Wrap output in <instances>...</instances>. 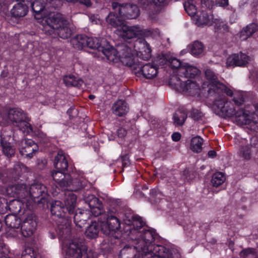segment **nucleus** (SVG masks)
Returning a JSON list of instances; mask_svg holds the SVG:
<instances>
[{
  "label": "nucleus",
  "mask_w": 258,
  "mask_h": 258,
  "mask_svg": "<svg viewBox=\"0 0 258 258\" xmlns=\"http://www.w3.org/2000/svg\"><path fill=\"white\" fill-rule=\"evenodd\" d=\"M41 23L42 31L47 35L56 34L60 38L66 39L72 34L70 22L60 13L50 12L42 18Z\"/></svg>",
  "instance_id": "f257e3e1"
},
{
  "label": "nucleus",
  "mask_w": 258,
  "mask_h": 258,
  "mask_svg": "<svg viewBox=\"0 0 258 258\" xmlns=\"http://www.w3.org/2000/svg\"><path fill=\"white\" fill-rule=\"evenodd\" d=\"M1 121L6 124H12L17 126L24 133L32 132L31 124L28 122L27 113L19 108H11L0 115Z\"/></svg>",
  "instance_id": "f03ea898"
},
{
  "label": "nucleus",
  "mask_w": 258,
  "mask_h": 258,
  "mask_svg": "<svg viewBox=\"0 0 258 258\" xmlns=\"http://www.w3.org/2000/svg\"><path fill=\"white\" fill-rule=\"evenodd\" d=\"M64 210L66 207L59 201L53 202L51 205V214L56 216L57 219L55 220L57 224L56 231L58 234L62 238H66L71 233L70 219L65 217Z\"/></svg>",
  "instance_id": "7ed1b4c3"
},
{
  "label": "nucleus",
  "mask_w": 258,
  "mask_h": 258,
  "mask_svg": "<svg viewBox=\"0 0 258 258\" xmlns=\"http://www.w3.org/2000/svg\"><path fill=\"white\" fill-rule=\"evenodd\" d=\"M90 210L94 216H100L99 218V222L101 223V231L104 234L109 235L111 232L119 229L120 223L118 219L113 215L103 213L102 205V207L93 208Z\"/></svg>",
  "instance_id": "20e7f679"
},
{
  "label": "nucleus",
  "mask_w": 258,
  "mask_h": 258,
  "mask_svg": "<svg viewBox=\"0 0 258 258\" xmlns=\"http://www.w3.org/2000/svg\"><path fill=\"white\" fill-rule=\"evenodd\" d=\"M118 35L124 40L133 39L138 37H148L153 33L150 29H144L139 25H126L125 23L120 29L117 30Z\"/></svg>",
  "instance_id": "39448f33"
},
{
  "label": "nucleus",
  "mask_w": 258,
  "mask_h": 258,
  "mask_svg": "<svg viewBox=\"0 0 258 258\" xmlns=\"http://www.w3.org/2000/svg\"><path fill=\"white\" fill-rule=\"evenodd\" d=\"M135 247L139 253H141L142 258H145L148 255H150L151 257L172 258L169 250L162 245L152 244L143 247L139 245Z\"/></svg>",
  "instance_id": "423d86ee"
},
{
  "label": "nucleus",
  "mask_w": 258,
  "mask_h": 258,
  "mask_svg": "<svg viewBox=\"0 0 258 258\" xmlns=\"http://www.w3.org/2000/svg\"><path fill=\"white\" fill-rule=\"evenodd\" d=\"M204 75L207 82L203 83V90L206 89L208 98L213 96L217 87L219 91L224 88V84L218 80L217 75L212 69L206 68L204 71Z\"/></svg>",
  "instance_id": "0eeeda50"
},
{
  "label": "nucleus",
  "mask_w": 258,
  "mask_h": 258,
  "mask_svg": "<svg viewBox=\"0 0 258 258\" xmlns=\"http://www.w3.org/2000/svg\"><path fill=\"white\" fill-rule=\"evenodd\" d=\"M112 8L113 10L117 11L118 15L124 19H135L140 14L139 7L133 4H119L117 2L112 3Z\"/></svg>",
  "instance_id": "6e6552de"
},
{
  "label": "nucleus",
  "mask_w": 258,
  "mask_h": 258,
  "mask_svg": "<svg viewBox=\"0 0 258 258\" xmlns=\"http://www.w3.org/2000/svg\"><path fill=\"white\" fill-rule=\"evenodd\" d=\"M86 251L87 247L83 239L75 238L67 246L66 258H82Z\"/></svg>",
  "instance_id": "1a4fd4ad"
},
{
  "label": "nucleus",
  "mask_w": 258,
  "mask_h": 258,
  "mask_svg": "<svg viewBox=\"0 0 258 258\" xmlns=\"http://www.w3.org/2000/svg\"><path fill=\"white\" fill-rule=\"evenodd\" d=\"M48 197L46 187L41 183H34L29 187V199L36 203H44Z\"/></svg>",
  "instance_id": "9d476101"
},
{
  "label": "nucleus",
  "mask_w": 258,
  "mask_h": 258,
  "mask_svg": "<svg viewBox=\"0 0 258 258\" xmlns=\"http://www.w3.org/2000/svg\"><path fill=\"white\" fill-rule=\"evenodd\" d=\"M212 101L214 109L218 112H220L222 115L230 117L233 116L235 114L236 108L233 104L227 99L213 100Z\"/></svg>",
  "instance_id": "9b49d317"
},
{
  "label": "nucleus",
  "mask_w": 258,
  "mask_h": 258,
  "mask_svg": "<svg viewBox=\"0 0 258 258\" xmlns=\"http://www.w3.org/2000/svg\"><path fill=\"white\" fill-rule=\"evenodd\" d=\"M235 121L239 125L258 123V114L256 113V108L254 111L250 113L248 110L239 109L234 114Z\"/></svg>",
  "instance_id": "f8f14e48"
},
{
  "label": "nucleus",
  "mask_w": 258,
  "mask_h": 258,
  "mask_svg": "<svg viewBox=\"0 0 258 258\" xmlns=\"http://www.w3.org/2000/svg\"><path fill=\"white\" fill-rule=\"evenodd\" d=\"M103 48L101 51L109 62L117 63L120 61L119 53L118 50V46L116 48H114L111 46L109 42L105 39H102Z\"/></svg>",
  "instance_id": "ddd939ff"
},
{
  "label": "nucleus",
  "mask_w": 258,
  "mask_h": 258,
  "mask_svg": "<svg viewBox=\"0 0 258 258\" xmlns=\"http://www.w3.org/2000/svg\"><path fill=\"white\" fill-rule=\"evenodd\" d=\"M37 223L34 214L30 213L25 218L21 226V233L25 237L32 236L36 230Z\"/></svg>",
  "instance_id": "4468645a"
},
{
  "label": "nucleus",
  "mask_w": 258,
  "mask_h": 258,
  "mask_svg": "<svg viewBox=\"0 0 258 258\" xmlns=\"http://www.w3.org/2000/svg\"><path fill=\"white\" fill-rule=\"evenodd\" d=\"M120 61L123 64L131 67L135 62L132 49L124 44L118 46Z\"/></svg>",
  "instance_id": "2eb2a0df"
},
{
  "label": "nucleus",
  "mask_w": 258,
  "mask_h": 258,
  "mask_svg": "<svg viewBox=\"0 0 258 258\" xmlns=\"http://www.w3.org/2000/svg\"><path fill=\"white\" fill-rule=\"evenodd\" d=\"M250 60L249 57L243 53L234 54L229 56L226 60L227 67H245Z\"/></svg>",
  "instance_id": "dca6fc26"
},
{
  "label": "nucleus",
  "mask_w": 258,
  "mask_h": 258,
  "mask_svg": "<svg viewBox=\"0 0 258 258\" xmlns=\"http://www.w3.org/2000/svg\"><path fill=\"white\" fill-rule=\"evenodd\" d=\"M38 150L37 145L31 139L23 140L20 143V152L26 157L31 158Z\"/></svg>",
  "instance_id": "f3484780"
},
{
  "label": "nucleus",
  "mask_w": 258,
  "mask_h": 258,
  "mask_svg": "<svg viewBox=\"0 0 258 258\" xmlns=\"http://www.w3.org/2000/svg\"><path fill=\"white\" fill-rule=\"evenodd\" d=\"M124 221L126 225L130 226V228L127 230H130L131 238L132 239H134L132 235L139 234L140 232L138 231V229L143 227L145 224L142 218L138 216L126 217Z\"/></svg>",
  "instance_id": "a211bd4d"
},
{
  "label": "nucleus",
  "mask_w": 258,
  "mask_h": 258,
  "mask_svg": "<svg viewBox=\"0 0 258 258\" xmlns=\"http://www.w3.org/2000/svg\"><path fill=\"white\" fill-rule=\"evenodd\" d=\"M135 48L140 57L142 59L148 60L151 58V49L149 44L145 40H138L136 42Z\"/></svg>",
  "instance_id": "6ab92c4d"
},
{
  "label": "nucleus",
  "mask_w": 258,
  "mask_h": 258,
  "mask_svg": "<svg viewBox=\"0 0 258 258\" xmlns=\"http://www.w3.org/2000/svg\"><path fill=\"white\" fill-rule=\"evenodd\" d=\"M7 192L12 197L29 199V191L27 189L26 185L23 183L9 186L7 189Z\"/></svg>",
  "instance_id": "aec40b11"
},
{
  "label": "nucleus",
  "mask_w": 258,
  "mask_h": 258,
  "mask_svg": "<svg viewBox=\"0 0 258 258\" xmlns=\"http://www.w3.org/2000/svg\"><path fill=\"white\" fill-rule=\"evenodd\" d=\"M51 175L57 186L65 189L71 185L72 178L70 174H64L62 171H54L52 172Z\"/></svg>",
  "instance_id": "412c9836"
},
{
  "label": "nucleus",
  "mask_w": 258,
  "mask_h": 258,
  "mask_svg": "<svg viewBox=\"0 0 258 258\" xmlns=\"http://www.w3.org/2000/svg\"><path fill=\"white\" fill-rule=\"evenodd\" d=\"M137 235L140 237V239L135 238L137 242L134 248L137 250L138 249L135 247L136 246L140 245V246L147 247L149 245H152L151 243L155 239V232L150 230H145L143 233L140 232V233Z\"/></svg>",
  "instance_id": "4be33fe9"
},
{
  "label": "nucleus",
  "mask_w": 258,
  "mask_h": 258,
  "mask_svg": "<svg viewBox=\"0 0 258 258\" xmlns=\"http://www.w3.org/2000/svg\"><path fill=\"white\" fill-rule=\"evenodd\" d=\"M13 138L11 135L3 134L1 136V146L3 153L8 157L13 156L15 153V149L12 145Z\"/></svg>",
  "instance_id": "5701e85b"
},
{
  "label": "nucleus",
  "mask_w": 258,
  "mask_h": 258,
  "mask_svg": "<svg viewBox=\"0 0 258 258\" xmlns=\"http://www.w3.org/2000/svg\"><path fill=\"white\" fill-rule=\"evenodd\" d=\"M182 91L190 96H196L200 95L201 93H204L207 92V90L206 89L203 90V85L202 86V89H201L196 82L190 80H187L184 84Z\"/></svg>",
  "instance_id": "b1692460"
},
{
  "label": "nucleus",
  "mask_w": 258,
  "mask_h": 258,
  "mask_svg": "<svg viewBox=\"0 0 258 258\" xmlns=\"http://www.w3.org/2000/svg\"><path fill=\"white\" fill-rule=\"evenodd\" d=\"M214 19L211 10H202L197 16L196 24L201 27L210 26L213 24Z\"/></svg>",
  "instance_id": "393cba45"
},
{
  "label": "nucleus",
  "mask_w": 258,
  "mask_h": 258,
  "mask_svg": "<svg viewBox=\"0 0 258 258\" xmlns=\"http://www.w3.org/2000/svg\"><path fill=\"white\" fill-rule=\"evenodd\" d=\"M63 195V205L66 207V210L70 214H73L76 207L77 197L70 190L65 191Z\"/></svg>",
  "instance_id": "a878e982"
},
{
  "label": "nucleus",
  "mask_w": 258,
  "mask_h": 258,
  "mask_svg": "<svg viewBox=\"0 0 258 258\" xmlns=\"http://www.w3.org/2000/svg\"><path fill=\"white\" fill-rule=\"evenodd\" d=\"M54 165L56 169L59 170V171H63L68 169V161L67 157L62 151H59L57 155L55 156Z\"/></svg>",
  "instance_id": "bb28decb"
},
{
  "label": "nucleus",
  "mask_w": 258,
  "mask_h": 258,
  "mask_svg": "<svg viewBox=\"0 0 258 258\" xmlns=\"http://www.w3.org/2000/svg\"><path fill=\"white\" fill-rule=\"evenodd\" d=\"M180 71L179 75L184 76V80L185 79V78H194L199 75L201 72L197 67L187 63L183 64V66L180 68Z\"/></svg>",
  "instance_id": "cd10ccee"
},
{
  "label": "nucleus",
  "mask_w": 258,
  "mask_h": 258,
  "mask_svg": "<svg viewBox=\"0 0 258 258\" xmlns=\"http://www.w3.org/2000/svg\"><path fill=\"white\" fill-rule=\"evenodd\" d=\"M112 109L113 113L115 115L122 116L128 112L129 107L124 101L118 100L113 103Z\"/></svg>",
  "instance_id": "c85d7f7f"
},
{
  "label": "nucleus",
  "mask_w": 258,
  "mask_h": 258,
  "mask_svg": "<svg viewBox=\"0 0 258 258\" xmlns=\"http://www.w3.org/2000/svg\"><path fill=\"white\" fill-rule=\"evenodd\" d=\"M117 12L114 10V12H110L106 18V21L107 24L113 27H120L121 28L125 21L123 18H122L120 15L116 14Z\"/></svg>",
  "instance_id": "c756f323"
},
{
  "label": "nucleus",
  "mask_w": 258,
  "mask_h": 258,
  "mask_svg": "<svg viewBox=\"0 0 258 258\" xmlns=\"http://www.w3.org/2000/svg\"><path fill=\"white\" fill-rule=\"evenodd\" d=\"M144 78L147 79H152L158 74V68L156 66L148 63L143 65L140 69Z\"/></svg>",
  "instance_id": "7c9ffc66"
},
{
  "label": "nucleus",
  "mask_w": 258,
  "mask_h": 258,
  "mask_svg": "<svg viewBox=\"0 0 258 258\" xmlns=\"http://www.w3.org/2000/svg\"><path fill=\"white\" fill-rule=\"evenodd\" d=\"M28 12V6L25 2H20L14 5L11 10V14L15 17L25 16Z\"/></svg>",
  "instance_id": "2f4dec72"
},
{
  "label": "nucleus",
  "mask_w": 258,
  "mask_h": 258,
  "mask_svg": "<svg viewBox=\"0 0 258 258\" xmlns=\"http://www.w3.org/2000/svg\"><path fill=\"white\" fill-rule=\"evenodd\" d=\"M85 47H87L92 49H96L99 51L101 50L103 48L102 39H98L96 37H89L85 35Z\"/></svg>",
  "instance_id": "473e14b6"
},
{
  "label": "nucleus",
  "mask_w": 258,
  "mask_h": 258,
  "mask_svg": "<svg viewBox=\"0 0 258 258\" xmlns=\"http://www.w3.org/2000/svg\"><path fill=\"white\" fill-rule=\"evenodd\" d=\"M100 229L101 230V223L99 224L96 222H93L87 228L85 235L90 239L95 238L98 236Z\"/></svg>",
  "instance_id": "72a5a7b5"
},
{
  "label": "nucleus",
  "mask_w": 258,
  "mask_h": 258,
  "mask_svg": "<svg viewBox=\"0 0 258 258\" xmlns=\"http://www.w3.org/2000/svg\"><path fill=\"white\" fill-rule=\"evenodd\" d=\"M224 88L221 89V91H219L217 90V88H216V90H215V93L213 95V96H210L209 98L211 100H224L227 99L225 98V96L224 94V93L226 94L227 95L229 96H232L233 94V91L230 89L226 87L224 84Z\"/></svg>",
  "instance_id": "f704fd0d"
},
{
  "label": "nucleus",
  "mask_w": 258,
  "mask_h": 258,
  "mask_svg": "<svg viewBox=\"0 0 258 258\" xmlns=\"http://www.w3.org/2000/svg\"><path fill=\"white\" fill-rule=\"evenodd\" d=\"M89 216L86 211H79L76 213L74 216V221L76 225L79 227H82L86 224Z\"/></svg>",
  "instance_id": "c9c22d12"
},
{
  "label": "nucleus",
  "mask_w": 258,
  "mask_h": 258,
  "mask_svg": "<svg viewBox=\"0 0 258 258\" xmlns=\"http://www.w3.org/2000/svg\"><path fill=\"white\" fill-rule=\"evenodd\" d=\"M5 221L6 225L11 228H18L21 224L20 219L15 214L7 215L5 217Z\"/></svg>",
  "instance_id": "e433bc0d"
},
{
  "label": "nucleus",
  "mask_w": 258,
  "mask_h": 258,
  "mask_svg": "<svg viewBox=\"0 0 258 258\" xmlns=\"http://www.w3.org/2000/svg\"><path fill=\"white\" fill-rule=\"evenodd\" d=\"M257 29V26L255 23H251L243 28L240 32V37L243 40L247 39L254 33Z\"/></svg>",
  "instance_id": "4c0bfd02"
},
{
  "label": "nucleus",
  "mask_w": 258,
  "mask_h": 258,
  "mask_svg": "<svg viewBox=\"0 0 258 258\" xmlns=\"http://www.w3.org/2000/svg\"><path fill=\"white\" fill-rule=\"evenodd\" d=\"M186 80L180 79L177 76H172L169 81V85L178 91L183 90L184 84Z\"/></svg>",
  "instance_id": "58836bf2"
},
{
  "label": "nucleus",
  "mask_w": 258,
  "mask_h": 258,
  "mask_svg": "<svg viewBox=\"0 0 258 258\" xmlns=\"http://www.w3.org/2000/svg\"><path fill=\"white\" fill-rule=\"evenodd\" d=\"M164 60H168V63L173 70H177L178 74H179L181 72L180 68L183 66V63L185 62H181L179 59L169 55L165 57H162Z\"/></svg>",
  "instance_id": "ea45409f"
},
{
  "label": "nucleus",
  "mask_w": 258,
  "mask_h": 258,
  "mask_svg": "<svg viewBox=\"0 0 258 258\" xmlns=\"http://www.w3.org/2000/svg\"><path fill=\"white\" fill-rule=\"evenodd\" d=\"M190 53L194 56H199L202 54L204 50L203 44L199 41H195L189 46Z\"/></svg>",
  "instance_id": "a19ab883"
},
{
  "label": "nucleus",
  "mask_w": 258,
  "mask_h": 258,
  "mask_svg": "<svg viewBox=\"0 0 258 258\" xmlns=\"http://www.w3.org/2000/svg\"><path fill=\"white\" fill-rule=\"evenodd\" d=\"M203 143L202 138L199 136L195 137L191 140L190 149L194 152L199 153L202 150Z\"/></svg>",
  "instance_id": "79ce46f5"
},
{
  "label": "nucleus",
  "mask_w": 258,
  "mask_h": 258,
  "mask_svg": "<svg viewBox=\"0 0 258 258\" xmlns=\"http://www.w3.org/2000/svg\"><path fill=\"white\" fill-rule=\"evenodd\" d=\"M63 82L66 86L79 87L83 84L82 80L76 78L74 76H66L63 78Z\"/></svg>",
  "instance_id": "37998d69"
},
{
  "label": "nucleus",
  "mask_w": 258,
  "mask_h": 258,
  "mask_svg": "<svg viewBox=\"0 0 258 258\" xmlns=\"http://www.w3.org/2000/svg\"><path fill=\"white\" fill-rule=\"evenodd\" d=\"M216 32L224 33L229 31V27L227 24L220 19H215L213 23Z\"/></svg>",
  "instance_id": "c03bdc74"
},
{
  "label": "nucleus",
  "mask_w": 258,
  "mask_h": 258,
  "mask_svg": "<svg viewBox=\"0 0 258 258\" xmlns=\"http://www.w3.org/2000/svg\"><path fill=\"white\" fill-rule=\"evenodd\" d=\"M32 9L36 14H39L42 12L47 11L45 4L44 5L42 0H36L31 4Z\"/></svg>",
  "instance_id": "a18cd8bd"
},
{
  "label": "nucleus",
  "mask_w": 258,
  "mask_h": 258,
  "mask_svg": "<svg viewBox=\"0 0 258 258\" xmlns=\"http://www.w3.org/2000/svg\"><path fill=\"white\" fill-rule=\"evenodd\" d=\"M85 202L88 204L90 209L93 208L102 207V203L94 195H89L85 199Z\"/></svg>",
  "instance_id": "49530a36"
},
{
  "label": "nucleus",
  "mask_w": 258,
  "mask_h": 258,
  "mask_svg": "<svg viewBox=\"0 0 258 258\" xmlns=\"http://www.w3.org/2000/svg\"><path fill=\"white\" fill-rule=\"evenodd\" d=\"M226 178L224 174L221 172L214 173L212 178L211 182L213 186L218 187L221 185L225 180Z\"/></svg>",
  "instance_id": "de8ad7c7"
},
{
  "label": "nucleus",
  "mask_w": 258,
  "mask_h": 258,
  "mask_svg": "<svg viewBox=\"0 0 258 258\" xmlns=\"http://www.w3.org/2000/svg\"><path fill=\"white\" fill-rule=\"evenodd\" d=\"M62 6L61 0H46L45 2V7L47 11H52L53 10H58Z\"/></svg>",
  "instance_id": "09e8293b"
},
{
  "label": "nucleus",
  "mask_w": 258,
  "mask_h": 258,
  "mask_svg": "<svg viewBox=\"0 0 258 258\" xmlns=\"http://www.w3.org/2000/svg\"><path fill=\"white\" fill-rule=\"evenodd\" d=\"M85 35H78L74 38L71 42L74 48L81 49L83 47H85Z\"/></svg>",
  "instance_id": "8fccbe9b"
},
{
  "label": "nucleus",
  "mask_w": 258,
  "mask_h": 258,
  "mask_svg": "<svg viewBox=\"0 0 258 258\" xmlns=\"http://www.w3.org/2000/svg\"><path fill=\"white\" fill-rule=\"evenodd\" d=\"M187 115L185 112L181 111H176L173 117L174 124L178 125H182Z\"/></svg>",
  "instance_id": "3c124183"
},
{
  "label": "nucleus",
  "mask_w": 258,
  "mask_h": 258,
  "mask_svg": "<svg viewBox=\"0 0 258 258\" xmlns=\"http://www.w3.org/2000/svg\"><path fill=\"white\" fill-rule=\"evenodd\" d=\"M28 172L27 167L22 163H18L15 165L13 168V176H21L23 173Z\"/></svg>",
  "instance_id": "603ef678"
},
{
  "label": "nucleus",
  "mask_w": 258,
  "mask_h": 258,
  "mask_svg": "<svg viewBox=\"0 0 258 258\" xmlns=\"http://www.w3.org/2000/svg\"><path fill=\"white\" fill-rule=\"evenodd\" d=\"M22 205V203L19 200H13L9 202L8 206L9 210L16 214L20 212Z\"/></svg>",
  "instance_id": "864d4df0"
},
{
  "label": "nucleus",
  "mask_w": 258,
  "mask_h": 258,
  "mask_svg": "<svg viewBox=\"0 0 258 258\" xmlns=\"http://www.w3.org/2000/svg\"><path fill=\"white\" fill-rule=\"evenodd\" d=\"M184 7L185 11L190 17H194L197 13L196 6L190 2H185Z\"/></svg>",
  "instance_id": "5fc2aeb1"
},
{
  "label": "nucleus",
  "mask_w": 258,
  "mask_h": 258,
  "mask_svg": "<svg viewBox=\"0 0 258 258\" xmlns=\"http://www.w3.org/2000/svg\"><path fill=\"white\" fill-rule=\"evenodd\" d=\"M239 156L244 160H249L251 158V152L248 146L242 147L239 151Z\"/></svg>",
  "instance_id": "6e6d98bb"
},
{
  "label": "nucleus",
  "mask_w": 258,
  "mask_h": 258,
  "mask_svg": "<svg viewBox=\"0 0 258 258\" xmlns=\"http://www.w3.org/2000/svg\"><path fill=\"white\" fill-rule=\"evenodd\" d=\"M36 252L31 247H28L23 251L21 258H36Z\"/></svg>",
  "instance_id": "4d7b16f0"
},
{
  "label": "nucleus",
  "mask_w": 258,
  "mask_h": 258,
  "mask_svg": "<svg viewBox=\"0 0 258 258\" xmlns=\"http://www.w3.org/2000/svg\"><path fill=\"white\" fill-rule=\"evenodd\" d=\"M71 185L73 186V189L78 190L85 187L86 185V182L82 179L79 180L75 179L73 180H72Z\"/></svg>",
  "instance_id": "13d9d810"
},
{
  "label": "nucleus",
  "mask_w": 258,
  "mask_h": 258,
  "mask_svg": "<svg viewBox=\"0 0 258 258\" xmlns=\"http://www.w3.org/2000/svg\"><path fill=\"white\" fill-rule=\"evenodd\" d=\"M191 116L195 120H199L203 116V113L198 109H193L191 112Z\"/></svg>",
  "instance_id": "bf43d9fd"
},
{
  "label": "nucleus",
  "mask_w": 258,
  "mask_h": 258,
  "mask_svg": "<svg viewBox=\"0 0 258 258\" xmlns=\"http://www.w3.org/2000/svg\"><path fill=\"white\" fill-rule=\"evenodd\" d=\"M201 4L202 8L206 7L208 10H211L214 6V2L212 0H201Z\"/></svg>",
  "instance_id": "052dcab7"
},
{
  "label": "nucleus",
  "mask_w": 258,
  "mask_h": 258,
  "mask_svg": "<svg viewBox=\"0 0 258 258\" xmlns=\"http://www.w3.org/2000/svg\"><path fill=\"white\" fill-rule=\"evenodd\" d=\"M249 78L254 81H258V68H254L250 71Z\"/></svg>",
  "instance_id": "680f3d73"
},
{
  "label": "nucleus",
  "mask_w": 258,
  "mask_h": 258,
  "mask_svg": "<svg viewBox=\"0 0 258 258\" xmlns=\"http://www.w3.org/2000/svg\"><path fill=\"white\" fill-rule=\"evenodd\" d=\"M233 101L236 105L238 106H240L243 103V98L241 95H239L238 97H236L235 94H234Z\"/></svg>",
  "instance_id": "e2e57ef3"
},
{
  "label": "nucleus",
  "mask_w": 258,
  "mask_h": 258,
  "mask_svg": "<svg viewBox=\"0 0 258 258\" xmlns=\"http://www.w3.org/2000/svg\"><path fill=\"white\" fill-rule=\"evenodd\" d=\"M168 55H169V54H164L162 55L161 56H160L158 58V63L160 66H163L165 64L168 63V60H164L163 59H162V57L167 56Z\"/></svg>",
  "instance_id": "0e129e2a"
},
{
  "label": "nucleus",
  "mask_w": 258,
  "mask_h": 258,
  "mask_svg": "<svg viewBox=\"0 0 258 258\" xmlns=\"http://www.w3.org/2000/svg\"><path fill=\"white\" fill-rule=\"evenodd\" d=\"M118 136L120 138H123L127 134L126 130L123 127L119 128L117 131Z\"/></svg>",
  "instance_id": "69168bd1"
},
{
  "label": "nucleus",
  "mask_w": 258,
  "mask_h": 258,
  "mask_svg": "<svg viewBox=\"0 0 258 258\" xmlns=\"http://www.w3.org/2000/svg\"><path fill=\"white\" fill-rule=\"evenodd\" d=\"M251 145L252 147L258 148V136L253 137L250 140Z\"/></svg>",
  "instance_id": "338daca9"
},
{
  "label": "nucleus",
  "mask_w": 258,
  "mask_h": 258,
  "mask_svg": "<svg viewBox=\"0 0 258 258\" xmlns=\"http://www.w3.org/2000/svg\"><path fill=\"white\" fill-rule=\"evenodd\" d=\"M253 249L252 248H247L243 250L240 253V256H246L248 254L252 253L253 252Z\"/></svg>",
  "instance_id": "774afa93"
}]
</instances>
